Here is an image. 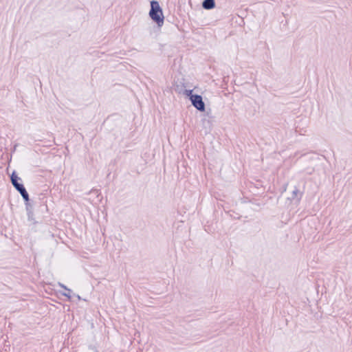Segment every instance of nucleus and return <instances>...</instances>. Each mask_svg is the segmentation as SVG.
<instances>
[{
  "label": "nucleus",
  "instance_id": "6",
  "mask_svg": "<svg viewBox=\"0 0 352 352\" xmlns=\"http://www.w3.org/2000/svg\"><path fill=\"white\" fill-rule=\"evenodd\" d=\"M58 285L60 287L63 288L65 290L67 291V292L63 293V295L70 298H71L70 293L72 292L71 289H68L65 285H64L62 283H58Z\"/></svg>",
  "mask_w": 352,
  "mask_h": 352
},
{
  "label": "nucleus",
  "instance_id": "2",
  "mask_svg": "<svg viewBox=\"0 0 352 352\" xmlns=\"http://www.w3.org/2000/svg\"><path fill=\"white\" fill-rule=\"evenodd\" d=\"M190 102L197 110H205V103L201 96L198 94L190 96Z\"/></svg>",
  "mask_w": 352,
  "mask_h": 352
},
{
  "label": "nucleus",
  "instance_id": "5",
  "mask_svg": "<svg viewBox=\"0 0 352 352\" xmlns=\"http://www.w3.org/2000/svg\"><path fill=\"white\" fill-rule=\"evenodd\" d=\"M19 193L22 196V197L24 199L25 201H28L29 200V195L28 192L26 191L25 187L21 188L20 190H19Z\"/></svg>",
  "mask_w": 352,
  "mask_h": 352
},
{
  "label": "nucleus",
  "instance_id": "3",
  "mask_svg": "<svg viewBox=\"0 0 352 352\" xmlns=\"http://www.w3.org/2000/svg\"><path fill=\"white\" fill-rule=\"evenodd\" d=\"M10 179L12 185L14 186L16 190L19 191L24 187L22 184L19 183V180H20L21 179L16 175L14 172L12 173Z\"/></svg>",
  "mask_w": 352,
  "mask_h": 352
},
{
  "label": "nucleus",
  "instance_id": "1",
  "mask_svg": "<svg viewBox=\"0 0 352 352\" xmlns=\"http://www.w3.org/2000/svg\"><path fill=\"white\" fill-rule=\"evenodd\" d=\"M149 16L151 19L155 22L159 27H162L164 24V15L162 10L157 1L153 0L151 1V10L149 11Z\"/></svg>",
  "mask_w": 352,
  "mask_h": 352
},
{
  "label": "nucleus",
  "instance_id": "4",
  "mask_svg": "<svg viewBox=\"0 0 352 352\" xmlns=\"http://www.w3.org/2000/svg\"><path fill=\"white\" fill-rule=\"evenodd\" d=\"M202 7L206 10H210L215 7L214 0H204Z\"/></svg>",
  "mask_w": 352,
  "mask_h": 352
},
{
  "label": "nucleus",
  "instance_id": "7",
  "mask_svg": "<svg viewBox=\"0 0 352 352\" xmlns=\"http://www.w3.org/2000/svg\"><path fill=\"white\" fill-rule=\"evenodd\" d=\"M299 194V190L296 188L292 191V197H290L289 199L291 200L295 199L297 198L298 195Z\"/></svg>",
  "mask_w": 352,
  "mask_h": 352
},
{
  "label": "nucleus",
  "instance_id": "9",
  "mask_svg": "<svg viewBox=\"0 0 352 352\" xmlns=\"http://www.w3.org/2000/svg\"><path fill=\"white\" fill-rule=\"evenodd\" d=\"M76 296H77V298H78V300H80V296H79V295H77Z\"/></svg>",
  "mask_w": 352,
  "mask_h": 352
},
{
  "label": "nucleus",
  "instance_id": "8",
  "mask_svg": "<svg viewBox=\"0 0 352 352\" xmlns=\"http://www.w3.org/2000/svg\"><path fill=\"white\" fill-rule=\"evenodd\" d=\"M184 94L188 96L189 98V100H190V96H195V94L192 93V89H190V90H188V89H185L184 91Z\"/></svg>",
  "mask_w": 352,
  "mask_h": 352
}]
</instances>
